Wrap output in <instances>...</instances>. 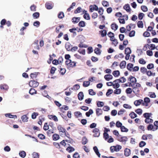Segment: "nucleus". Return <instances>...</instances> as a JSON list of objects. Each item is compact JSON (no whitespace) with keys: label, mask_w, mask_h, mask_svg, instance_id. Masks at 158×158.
<instances>
[{"label":"nucleus","mask_w":158,"mask_h":158,"mask_svg":"<svg viewBox=\"0 0 158 158\" xmlns=\"http://www.w3.org/2000/svg\"><path fill=\"white\" fill-rule=\"evenodd\" d=\"M49 129V125H48L47 123H44V125L43 127V129L45 131H47Z\"/></svg>","instance_id":"4d7b16f0"},{"label":"nucleus","mask_w":158,"mask_h":158,"mask_svg":"<svg viewBox=\"0 0 158 158\" xmlns=\"http://www.w3.org/2000/svg\"><path fill=\"white\" fill-rule=\"evenodd\" d=\"M143 102V100L142 99H140L135 101L134 103L135 106H137L140 105Z\"/></svg>","instance_id":"4468645a"},{"label":"nucleus","mask_w":158,"mask_h":158,"mask_svg":"<svg viewBox=\"0 0 158 158\" xmlns=\"http://www.w3.org/2000/svg\"><path fill=\"white\" fill-rule=\"evenodd\" d=\"M75 116L77 118H78L81 116V113L79 111H76L74 113Z\"/></svg>","instance_id":"7c9ffc66"},{"label":"nucleus","mask_w":158,"mask_h":158,"mask_svg":"<svg viewBox=\"0 0 158 158\" xmlns=\"http://www.w3.org/2000/svg\"><path fill=\"white\" fill-rule=\"evenodd\" d=\"M21 119L23 122H26L28 121V117L26 115H23L22 116Z\"/></svg>","instance_id":"bb28decb"},{"label":"nucleus","mask_w":158,"mask_h":158,"mask_svg":"<svg viewBox=\"0 0 158 158\" xmlns=\"http://www.w3.org/2000/svg\"><path fill=\"white\" fill-rule=\"evenodd\" d=\"M93 132L94 134L93 135V136L94 137H98L99 136L100 133L99 132V130L98 128H95L93 131Z\"/></svg>","instance_id":"f03ea898"},{"label":"nucleus","mask_w":158,"mask_h":158,"mask_svg":"<svg viewBox=\"0 0 158 158\" xmlns=\"http://www.w3.org/2000/svg\"><path fill=\"white\" fill-rule=\"evenodd\" d=\"M127 138L126 136L121 137V135H119L118 138V140L121 142H125L127 141Z\"/></svg>","instance_id":"20e7f679"},{"label":"nucleus","mask_w":158,"mask_h":158,"mask_svg":"<svg viewBox=\"0 0 158 158\" xmlns=\"http://www.w3.org/2000/svg\"><path fill=\"white\" fill-rule=\"evenodd\" d=\"M103 138L105 140H106L109 137V135L106 132H104L103 134Z\"/></svg>","instance_id":"a18cd8bd"},{"label":"nucleus","mask_w":158,"mask_h":158,"mask_svg":"<svg viewBox=\"0 0 158 158\" xmlns=\"http://www.w3.org/2000/svg\"><path fill=\"white\" fill-rule=\"evenodd\" d=\"M118 27V26L116 23H113L111 25V28L114 31H116Z\"/></svg>","instance_id":"f8f14e48"},{"label":"nucleus","mask_w":158,"mask_h":158,"mask_svg":"<svg viewBox=\"0 0 158 158\" xmlns=\"http://www.w3.org/2000/svg\"><path fill=\"white\" fill-rule=\"evenodd\" d=\"M88 142V140L85 136L83 137L82 138V143L83 145H85Z\"/></svg>","instance_id":"cd10ccee"},{"label":"nucleus","mask_w":158,"mask_h":158,"mask_svg":"<svg viewBox=\"0 0 158 158\" xmlns=\"http://www.w3.org/2000/svg\"><path fill=\"white\" fill-rule=\"evenodd\" d=\"M78 97L79 100H82L83 99L84 94L82 92H80L78 94Z\"/></svg>","instance_id":"aec40b11"},{"label":"nucleus","mask_w":158,"mask_h":158,"mask_svg":"<svg viewBox=\"0 0 158 158\" xmlns=\"http://www.w3.org/2000/svg\"><path fill=\"white\" fill-rule=\"evenodd\" d=\"M64 17V14L62 12H60L58 15V17L59 19H62Z\"/></svg>","instance_id":"79ce46f5"},{"label":"nucleus","mask_w":158,"mask_h":158,"mask_svg":"<svg viewBox=\"0 0 158 158\" xmlns=\"http://www.w3.org/2000/svg\"><path fill=\"white\" fill-rule=\"evenodd\" d=\"M133 64L131 63H128L127 66V69L128 70L131 71L133 69Z\"/></svg>","instance_id":"dca6fc26"},{"label":"nucleus","mask_w":158,"mask_h":158,"mask_svg":"<svg viewBox=\"0 0 158 158\" xmlns=\"http://www.w3.org/2000/svg\"><path fill=\"white\" fill-rule=\"evenodd\" d=\"M103 11L104 10L102 7L99 8L98 12L100 14V15H102L103 14Z\"/></svg>","instance_id":"338daca9"},{"label":"nucleus","mask_w":158,"mask_h":158,"mask_svg":"<svg viewBox=\"0 0 158 158\" xmlns=\"http://www.w3.org/2000/svg\"><path fill=\"white\" fill-rule=\"evenodd\" d=\"M121 131L122 132H127L128 131V129L124 126H122L120 128Z\"/></svg>","instance_id":"864d4df0"},{"label":"nucleus","mask_w":158,"mask_h":158,"mask_svg":"<svg viewBox=\"0 0 158 158\" xmlns=\"http://www.w3.org/2000/svg\"><path fill=\"white\" fill-rule=\"evenodd\" d=\"M128 80L130 81L131 82L135 83L137 81L136 79L134 77L132 76H130L129 78L128 79Z\"/></svg>","instance_id":"f3484780"},{"label":"nucleus","mask_w":158,"mask_h":158,"mask_svg":"<svg viewBox=\"0 0 158 158\" xmlns=\"http://www.w3.org/2000/svg\"><path fill=\"white\" fill-rule=\"evenodd\" d=\"M104 78L107 81H109L110 80L113 78V76L111 75L108 74L104 76Z\"/></svg>","instance_id":"9b49d317"},{"label":"nucleus","mask_w":158,"mask_h":158,"mask_svg":"<svg viewBox=\"0 0 158 158\" xmlns=\"http://www.w3.org/2000/svg\"><path fill=\"white\" fill-rule=\"evenodd\" d=\"M129 115L131 117V118H136L137 117V114H135L134 112H131L130 114Z\"/></svg>","instance_id":"ea45409f"},{"label":"nucleus","mask_w":158,"mask_h":158,"mask_svg":"<svg viewBox=\"0 0 158 158\" xmlns=\"http://www.w3.org/2000/svg\"><path fill=\"white\" fill-rule=\"evenodd\" d=\"M32 46L35 49L39 50L40 49L39 45L38 44H37V43H33Z\"/></svg>","instance_id":"5fc2aeb1"},{"label":"nucleus","mask_w":158,"mask_h":158,"mask_svg":"<svg viewBox=\"0 0 158 158\" xmlns=\"http://www.w3.org/2000/svg\"><path fill=\"white\" fill-rule=\"evenodd\" d=\"M38 73H39L38 72L32 73L30 74V76L32 79L34 80L37 77Z\"/></svg>","instance_id":"9d476101"},{"label":"nucleus","mask_w":158,"mask_h":158,"mask_svg":"<svg viewBox=\"0 0 158 158\" xmlns=\"http://www.w3.org/2000/svg\"><path fill=\"white\" fill-rule=\"evenodd\" d=\"M152 115L151 113H145L143 114V116L146 118H150Z\"/></svg>","instance_id":"393cba45"},{"label":"nucleus","mask_w":158,"mask_h":158,"mask_svg":"<svg viewBox=\"0 0 158 158\" xmlns=\"http://www.w3.org/2000/svg\"><path fill=\"white\" fill-rule=\"evenodd\" d=\"M80 18L79 17H73L72 19V21L73 23H77L80 20Z\"/></svg>","instance_id":"a211bd4d"},{"label":"nucleus","mask_w":158,"mask_h":158,"mask_svg":"<svg viewBox=\"0 0 158 158\" xmlns=\"http://www.w3.org/2000/svg\"><path fill=\"white\" fill-rule=\"evenodd\" d=\"M98 6L95 4L90 5L89 6V11L90 12H93L94 10L98 11Z\"/></svg>","instance_id":"7ed1b4c3"},{"label":"nucleus","mask_w":158,"mask_h":158,"mask_svg":"<svg viewBox=\"0 0 158 158\" xmlns=\"http://www.w3.org/2000/svg\"><path fill=\"white\" fill-rule=\"evenodd\" d=\"M121 90L120 89H115L114 92V93L115 94H118L121 93Z\"/></svg>","instance_id":"09e8293b"},{"label":"nucleus","mask_w":158,"mask_h":158,"mask_svg":"<svg viewBox=\"0 0 158 158\" xmlns=\"http://www.w3.org/2000/svg\"><path fill=\"white\" fill-rule=\"evenodd\" d=\"M94 53L97 54H99L101 53L100 49L98 48H95L94 50Z\"/></svg>","instance_id":"6e6d98bb"},{"label":"nucleus","mask_w":158,"mask_h":158,"mask_svg":"<svg viewBox=\"0 0 158 158\" xmlns=\"http://www.w3.org/2000/svg\"><path fill=\"white\" fill-rule=\"evenodd\" d=\"M144 15L143 13H139L138 15V18L139 20H142L143 18V16H144Z\"/></svg>","instance_id":"e2e57ef3"},{"label":"nucleus","mask_w":158,"mask_h":158,"mask_svg":"<svg viewBox=\"0 0 158 158\" xmlns=\"http://www.w3.org/2000/svg\"><path fill=\"white\" fill-rule=\"evenodd\" d=\"M122 148V146L120 145H116L114 146V150L115 152L119 151Z\"/></svg>","instance_id":"c756f323"},{"label":"nucleus","mask_w":158,"mask_h":158,"mask_svg":"<svg viewBox=\"0 0 158 158\" xmlns=\"http://www.w3.org/2000/svg\"><path fill=\"white\" fill-rule=\"evenodd\" d=\"M57 128L59 131L60 133L64 134L65 132V129L61 125H59L57 127Z\"/></svg>","instance_id":"39448f33"},{"label":"nucleus","mask_w":158,"mask_h":158,"mask_svg":"<svg viewBox=\"0 0 158 158\" xmlns=\"http://www.w3.org/2000/svg\"><path fill=\"white\" fill-rule=\"evenodd\" d=\"M124 155L126 156H128L131 154V150L129 149L126 148L124 150Z\"/></svg>","instance_id":"1a4fd4ad"},{"label":"nucleus","mask_w":158,"mask_h":158,"mask_svg":"<svg viewBox=\"0 0 158 158\" xmlns=\"http://www.w3.org/2000/svg\"><path fill=\"white\" fill-rule=\"evenodd\" d=\"M45 6L47 9H51L52 8V4L48 2H47L45 3Z\"/></svg>","instance_id":"412c9836"},{"label":"nucleus","mask_w":158,"mask_h":158,"mask_svg":"<svg viewBox=\"0 0 158 158\" xmlns=\"http://www.w3.org/2000/svg\"><path fill=\"white\" fill-rule=\"evenodd\" d=\"M72 45L69 42H67L65 44V48L68 51H71L72 48Z\"/></svg>","instance_id":"423d86ee"},{"label":"nucleus","mask_w":158,"mask_h":158,"mask_svg":"<svg viewBox=\"0 0 158 158\" xmlns=\"http://www.w3.org/2000/svg\"><path fill=\"white\" fill-rule=\"evenodd\" d=\"M90 84L89 81H84L83 83V85L84 87L88 86Z\"/></svg>","instance_id":"69168bd1"},{"label":"nucleus","mask_w":158,"mask_h":158,"mask_svg":"<svg viewBox=\"0 0 158 158\" xmlns=\"http://www.w3.org/2000/svg\"><path fill=\"white\" fill-rule=\"evenodd\" d=\"M93 113V110L90 109L89 110V111L85 113V115L87 117H89L90 115L92 114Z\"/></svg>","instance_id":"e433bc0d"},{"label":"nucleus","mask_w":158,"mask_h":158,"mask_svg":"<svg viewBox=\"0 0 158 158\" xmlns=\"http://www.w3.org/2000/svg\"><path fill=\"white\" fill-rule=\"evenodd\" d=\"M54 133V132L52 130H49L47 132V134L48 135L50 136L51 135Z\"/></svg>","instance_id":"0e129e2a"},{"label":"nucleus","mask_w":158,"mask_h":158,"mask_svg":"<svg viewBox=\"0 0 158 158\" xmlns=\"http://www.w3.org/2000/svg\"><path fill=\"white\" fill-rule=\"evenodd\" d=\"M19 155L21 157L24 158L26 156V153L25 151H22L19 152Z\"/></svg>","instance_id":"72a5a7b5"},{"label":"nucleus","mask_w":158,"mask_h":158,"mask_svg":"<svg viewBox=\"0 0 158 158\" xmlns=\"http://www.w3.org/2000/svg\"><path fill=\"white\" fill-rule=\"evenodd\" d=\"M113 74L115 77H117L120 75V72L118 70L114 71L113 73Z\"/></svg>","instance_id":"c85d7f7f"},{"label":"nucleus","mask_w":158,"mask_h":158,"mask_svg":"<svg viewBox=\"0 0 158 158\" xmlns=\"http://www.w3.org/2000/svg\"><path fill=\"white\" fill-rule=\"evenodd\" d=\"M141 9L143 12H146L148 11V9L145 6H141Z\"/></svg>","instance_id":"052dcab7"},{"label":"nucleus","mask_w":158,"mask_h":158,"mask_svg":"<svg viewBox=\"0 0 158 158\" xmlns=\"http://www.w3.org/2000/svg\"><path fill=\"white\" fill-rule=\"evenodd\" d=\"M48 117L49 119H52L55 122H57L58 121L57 118L55 115H48Z\"/></svg>","instance_id":"0eeeda50"},{"label":"nucleus","mask_w":158,"mask_h":158,"mask_svg":"<svg viewBox=\"0 0 158 158\" xmlns=\"http://www.w3.org/2000/svg\"><path fill=\"white\" fill-rule=\"evenodd\" d=\"M147 67L148 69H151L154 68V65L152 63L149 64L147 65Z\"/></svg>","instance_id":"37998d69"},{"label":"nucleus","mask_w":158,"mask_h":158,"mask_svg":"<svg viewBox=\"0 0 158 158\" xmlns=\"http://www.w3.org/2000/svg\"><path fill=\"white\" fill-rule=\"evenodd\" d=\"M126 62L123 60L121 61L120 64L119 66L121 69H124L126 67Z\"/></svg>","instance_id":"2eb2a0df"},{"label":"nucleus","mask_w":158,"mask_h":158,"mask_svg":"<svg viewBox=\"0 0 158 158\" xmlns=\"http://www.w3.org/2000/svg\"><path fill=\"white\" fill-rule=\"evenodd\" d=\"M6 117H8L10 118H17V116L16 115H12L10 113L6 114H5Z\"/></svg>","instance_id":"5701e85b"},{"label":"nucleus","mask_w":158,"mask_h":158,"mask_svg":"<svg viewBox=\"0 0 158 158\" xmlns=\"http://www.w3.org/2000/svg\"><path fill=\"white\" fill-rule=\"evenodd\" d=\"M84 18L86 20H89L90 17L88 13H85L83 15Z\"/></svg>","instance_id":"49530a36"},{"label":"nucleus","mask_w":158,"mask_h":158,"mask_svg":"<svg viewBox=\"0 0 158 158\" xmlns=\"http://www.w3.org/2000/svg\"><path fill=\"white\" fill-rule=\"evenodd\" d=\"M146 144V143L143 141H141L139 143V146L140 147L142 148L145 146Z\"/></svg>","instance_id":"680f3d73"},{"label":"nucleus","mask_w":158,"mask_h":158,"mask_svg":"<svg viewBox=\"0 0 158 158\" xmlns=\"http://www.w3.org/2000/svg\"><path fill=\"white\" fill-rule=\"evenodd\" d=\"M39 115V114L37 112H34L31 114V118L33 119H35L37 116Z\"/></svg>","instance_id":"8fccbe9b"},{"label":"nucleus","mask_w":158,"mask_h":158,"mask_svg":"<svg viewBox=\"0 0 158 158\" xmlns=\"http://www.w3.org/2000/svg\"><path fill=\"white\" fill-rule=\"evenodd\" d=\"M102 111L101 109L97 108L96 110V114L98 116L102 114Z\"/></svg>","instance_id":"a878e982"},{"label":"nucleus","mask_w":158,"mask_h":158,"mask_svg":"<svg viewBox=\"0 0 158 158\" xmlns=\"http://www.w3.org/2000/svg\"><path fill=\"white\" fill-rule=\"evenodd\" d=\"M82 10L81 9V7H79L77 8V9L76 10H75L74 13L75 14L79 13Z\"/></svg>","instance_id":"13d9d810"},{"label":"nucleus","mask_w":158,"mask_h":158,"mask_svg":"<svg viewBox=\"0 0 158 158\" xmlns=\"http://www.w3.org/2000/svg\"><path fill=\"white\" fill-rule=\"evenodd\" d=\"M99 32L100 34L102 37H104L106 36L107 34V31L105 30H101L99 31Z\"/></svg>","instance_id":"ddd939ff"},{"label":"nucleus","mask_w":158,"mask_h":158,"mask_svg":"<svg viewBox=\"0 0 158 158\" xmlns=\"http://www.w3.org/2000/svg\"><path fill=\"white\" fill-rule=\"evenodd\" d=\"M74 148L71 146L69 147L66 148V150L69 153L74 151Z\"/></svg>","instance_id":"473e14b6"},{"label":"nucleus","mask_w":158,"mask_h":158,"mask_svg":"<svg viewBox=\"0 0 158 158\" xmlns=\"http://www.w3.org/2000/svg\"><path fill=\"white\" fill-rule=\"evenodd\" d=\"M137 25L139 28H142L143 27V24L142 21H139L137 23Z\"/></svg>","instance_id":"a19ab883"},{"label":"nucleus","mask_w":158,"mask_h":158,"mask_svg":"<svg viewBox=\"0 0 158 158\" xmlns=\"http://www.w3.org/2000/svg\"><path fill=\"white\" fill-rule=\"evenodd\" d=\"M0 88L1 89L7 90L9 88V87L6 84H1L0 85Z\"/></svg>","instance_id":"6e6552de"},{"label":"nucleus","mask_w":158,"mask_h":158,"mask_svg":"<svg viewBox=\"0 0 158 158\" xmlns=\"http://www.w3.org/2000/svg\"><path fill=\"white\" fill-rule=\"evenodd\" d=\"M139 64H144L146 63V61L143 58L140 59L139 60Z\"/></svg>","instance_id":"603ef678"},{"label":"nucleus","mask_w":158,"mask_h":158,"mask_svg":"<svg viewBox=\"0 0 158 158\" xmlns=\"http://www.w3.org/2000/svg\"><path fill=\"white\" fill-rule=\"evenodd\" d=\"M29 93L31 95H33L34 94H36L37 91L34 89L32 88L30 90Z\"/></svg>","instance_id":"f704fd0d"},{"label":"nucleus","mask_w":158,"mask_h":158,"mask_svg":"<svg viewBox=\"0 0 158 158\" xmlns=\"http://www.w3.org/2000/svg\"><path fill=\"white\" fill-rule=\"evenodd\" d=\"M52 138L54 140H57L60 138V136L58 134H54L52 135Z\"/></svg>","instance_id":"4be33fe9"},{"label":"nucleus","mask_w":158,"mask_h":158,"mask_svg":"<svg viewBox=\"0 0 158 158\" xmlns=\"http://www.w3.org/2000/svg\"><path fill=\"white\" fill-rule=\"evenodd\" d=\"M33 16L34 19H37L40 16V13L38 12H36L33 14Z\"/></svg>","instance_id":"4c0bfd02"},{"label":"nucleus","mask_w":158,"mask_h":158,"mask_svg":"<svg viewBox=\"0 0 158 158\" xmlns=\"http://www.w3.org/2000/svg\"><path fill=\"white\" fill-rule=\"evenodd\" d=\"M125 54H130L131 53V50L130 48L127 47L126 48L125 50Z\"/></svg>","instance_id":"c9c22d12"},{"label":"nucleus","mask_w":158,"mask_h":158,"mask_svg":"<svg viewBox=\"0 0 158 158\" xmlns=\"http://www.w3.org/2000/svg\"><path fill=\"white\" fill-rule=\"evenodd\" d=\"M132 92V89L130 88H128L126 89V92L127 94H131Z\"/></svg>","instance_id":"774afa93"},{"label":"nucleus","mask_w":158,"mask_h":158,"mask_svg":"<svg viewBox=\"0 0 158 158\" xmlns=\"http://www.w3.org/2000/svg\"><path fill=\"white\" fill-rule=\"evenodd\" d=\"M147 69L145 67H142L140 68V72L142 73L143 74L146 73V72H147Z\"/></svg>","instance_id":"2f4dec72"},{"label":"nucleus","mask_w":158,"mask_h":158,"mask_svg":"<svg viewBox=\"0 0 158 158\" xmlns=\"http://www.w3.org/2000/svg\"><path fill=\"white\" fill-rule=\"evenodd\" d=\"M38 136L39 138V139L42 140L44 139L45 138V135L42 134H38Z\"/></svg>","instance_id":"bf43d9fd"},{"label":"nucleus","mask_w":158,"mask_h":158,"mask_svg":"<svg viewBox=\"0 0 158 158\" xmlns=\"http://www.w3.org/2000/svg\"><path fill=\"white\" fill-rule=\"evenodd\" d=\"M154 126L152 124H150L147 127V129L148 130H152L154 131V130H153V129Z\"/></svg>","instance_id":"3c124183"},{"label":"nucleus","mask_w":158,"mask_h":158,"mask_svg":"<svg viewBox=\"0 0 158 158\" xmlns=\"http://www.w3.org/2000/svg\"><path fill=\"white\" fill-rule=\"evenodd\" d=\"M144 121L145 123L148 124H151L153 122V120L150 118H145Z\"/></svg>","instance_id":"6ab92c4d"},{"label":"nucleus","mask_w":158,"mask_h":158,"mask_svg":"<svg viewBox=\"0 0 158 158\" xmlns=\"http://www.w3.org/2000/svg\"><path fill=\"white\" fill-rule=\"evenodd\" d=\"M123 8L126 10L127 12H130L131 11L130 8L129 4L125 5L123 6Z\"/></svg>","instance_id":"b1692460"},{"label":"nucleus","mask_w":158,"mask_h":158,"mask_svg":"<svg viewBox=\"0 0 158 158\" xmlns=\"http://www.w3.org/2000/svg\"><path fill=\"white\" fill-rule=\"evenodd\" d=\"M32 155L33 158H39V154L38 153L34 152Z\"/></svg>","instance_id":"de8ad7c7"},{"label":"nucleus","mask_w":158,"mask_h":158,"mask_svg":"<svg viewBox=\"0 0 158 158\" xmlns=\"http://www.w3.org/2000/svg\"><path fill=\"white\" fill-rule=\"evenodd\" d=\"M29 85L30 87L35 88L38 86L39 83L37 81L31 80L29 82Z\"/></svg>","instance_id":"f257e3e1"},{"label":"nucleus","mask_w":158,"mask_h":158,"mask_svg":"<svg viewBox=\"0 0 158 158\" xmlns=\"http://www.w3.org/2000/svg\"><path fill=\"white\" fill-rule=\"evenodd\" d=\"M78 25L80 27H83L85 26V23L84 21H81L79 22Z\"/></svg>","instance_id":"c03bdc74"},{"label":"nucleus","mask_w":158,"mask_h":158,"mask_svg":"<svg viewBox=\"0 0 158 158\" xmlns=\"http://www.w3.org/2000/svg\"><path fill=\"white\" fill-rule=\"evenodd\" d=\"M97 105L98 107H102L104 105V103L102 102L98 101L97 102Z\"/></svg>","instance_id":"58836bf2"}]
</instances>
